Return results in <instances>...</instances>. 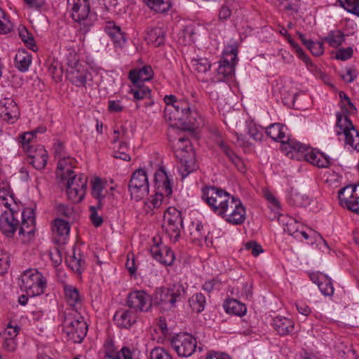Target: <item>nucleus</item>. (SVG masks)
Wrapping results in <instances>:
<instances>
[{"instance_id":"e2e57ef3","label":"nucleus","mask_w":359,"mask_h":359,"mask_svg":"<svg viewBox=\"0 0 359 359\" xmlns=\"http://www.w3.org/2000/svg\"><path fill=\"white\" fill-rule=\"evenodd\" d=\"M108 108L111 112H120L123 110V107L121 105V101L109 100L108 102Z\"/></svg>"},{"instance_id":"338daca9","label":"nucleus","mask_w":359,"mask_h":359,"mask_svg":"<svg viewBox=\"0 0 359 359\" xmlns=\"http://www.w3.org/2000/svg\"><path fill=\"white\" fill-rule=\"evenodd\" d=\"M116 359H134L130 350L127 347H123L121 352L116 355Z\"/></svg>"},{"instance_id":"f03ea898","label":"nucleus","mask_w":359,"mask_h":359,"mask_svg":"<svg viewBox=\"0 0 359 359\" xmlns=\"http://www.w3.org/2000/svg\"><path fill=\"white\" fill-rule=\"evenodd\" d=\"M286 127L280 123H273L266 128V135L272 140L280 142L285 146L284 149L289 147L290 152L302 153L304 158L311 164L318 168H328L330 164V158L320 151L310 148L294 140H290L285 135Z\"/></svg>"},{"instance_id":"393cba45","label":"nucleus","mask_w":359,"mask_h":359,"mask_svg":"<svg viewBox=\"0 0 359 359\" xmlns=\"http://www.w3.org/2000/svg\"><path fill=\"white\" fill-rule=\"evenodd\" d=\"M154 76V71L151 66L145 65L140 69H132L129 72V79L133 84H138L141 81L151 80Z\"/></svg>"},{"instance_id":"c03bdc74","label":"nucleus","mask_w":359,"mask_h":359,"mask_svg":"<svg viewBox=\"0 0 359 359\" xmlns=\"http://www.w3.org/2000/svg\"><path fill=\"white\" fill-rule=\"evenodd\" d=\"M345 143L346 144L350 145L353 149L359 151V133L354 128L349 131V133H345Z\"/></svg>"},{"instance_id":"79ce46f5","label":"nucleus","mask_w":359,"mask_h":359,"mask_svg":"<svg viewBox=\"0 0 359 359\" xmlns=\"http://www.w3.org/2000/svg\"><path fill=\"white\" fill-rule=\"evenodd\" d=\"M136 86L130 89V93L133 94L135 100H144L151 97V90L149 88L135 84Z\"/></svg>"},{"instance_id":"f704fd0d","label":"nucleus","mask_w":359,"mask_h":359,"mask_svg":"<svg viewBox=\"0 0 359 359\" xmlns=\"http://www.w3.org/2000/svg\"><path fill=\"white\" fill-rule=\"evenodd\" d=\"M73 162L74 160L69 157H64L58 161L57 168V170L63 171V172L61 173L63 179H66V177L74 175V172L71 169Z\"/></svg>"},{"instance_id":"aec40b11","label":"nucleus","mask_w":359,"mask_h":359,"mask_svg":"<svg viewBox=\"0 0 359 359\" xmlns=\"http://www.w3.org/2000/svg\"><path fill=\"white\" fill-rule=\"evenodd\" d=\"M152 257L161 264L171 265L175 260L173 252L167 246L160 248L158 245H154L150 249Z\"/></svg>"},{"instance_id":"9d476101","label":"nucleus","mask_w":359,"mask_h":359,"mask_svg":"<svg viewBox=\"0 0 359 359\" xmlns=\"http://www.w3.org/2000/svg\"><path fill=\"white\" fill-rule=\"evenodd\" d=\"M128 189L131 198L135 201H140L148 194L149 182L144 169L139 168L133 172L128 184Z\"/></svg>"},{"instance_id":"f3484780","label":"nucleus","mask_w":359,"mask_h":359,"mask_svg":"<svg viewBox=\"0 0 359 359\" xmlns=\"http://www.w3.org/2000/svg\"><path fill=\"white\" fill-rule=\"evenodd\" d=\"M231 61L224 58L220 61L217 69V76L210 79V83L224 81L226 78L232 76L235 72V61L237 59V51L236 49L231 50Z\"/></svg>"},{"instance_id":"bf43d9fd","label":"nucleus","mask_w":359,"mask_h":359,"mask_svg":"<svg viewBox=\"0 0 359 359\" xmlns=\"http://www.w3.org/2000/svg\"><path fill=\"white\" fill-rule=\"evenodd\" d=\"M353 55V48L348 47L346 48L339 49L335 55V58L341 60H346L351 57Z\"/></svg>"},{"instance_id":"49530a36","label":"nucleus","mask_w":359,"mask_h":359,"mask_svg":"<svg viewBox=\"0 0 359 359\" xmlns=\"http://www.w3.org/2000/svg\"><path fill=\"white\" fill-rule=\"evenodd\" d=\"M325 41L328 43L330 46L337 48L344 41V35L339 31H337L335 33L330 34L325 37Z\"/></svg>"},{"instance_id":"9b49d317","label":"nucleus","mask_w":359,"mask_h":359,"mask_svg":"<svg viewBox=\"0 0 359 359\" xmlns=\"http://www.w3.org/2000/svg\"><path fill=\"white\" fill-rule=\"evenodd\" d=\"M231 196L224 190L214 187H208L203 189V199L217 215L218 211L217 210L222 206L223 207Z\"/></svg>"},{"instance_id":"3c124183","label":"nucleus","mask_w":359,"mask_h":359,"mask_svg":"<svg viewBox=\"0 0 359 359\" xmlns=\"http://www.w3.org/2000/svg\"><path fill=\"white\" fill-rule=\"evenodd\" d=\"M262 128L258 127L253 123H250L248 126V133L251 138L255 141H261L263 138Z\"/></svg>"},{"instance_id":"58836bf2","label":"nucleus","mask_w":359,"mask_h":359,"mask_svg":"<svg viewBox=\"0 0 359 359\" xmlns=\"http://www.w3.org/2000/svg\"><path fill=\"white\" fill-rule=\"evenodd\" d=\"M33 133L27 132L20 135L19 142L23 150L27 153H32L34 149L33 140L34 138Z\"/></svg>"},{"instance_id":"6ab92c4d","label":"nucleus","mask_w":359,"mask_h":359,"mask_svg":"<svg viewBox=\"0 0 359 359\" xmlns=\"http://www.w3.org/2000/svg\"><path fill=\"white\" fill-rule=\"evenodd\" d=\"M67 77L68 80L77 87H83L86 83L90 74L85 65H79L76 67L67 68Z\"/></svg>"},{"instance_id":"7ed1b4c3","label":"nucleus","mask_w":359,"mask_h":359,"mask_svg":"<svg viewBox=\"0 0 359 359\" xmlns=\"http://www.w3.org/2000/svg\"><path fill=\"white\" fill-rule=\"evenodd\" d=\"M164 102L166 104L165 112L170 114L169 118L178 121L183 130H192L198 125V113L191 109L189 102L183 100H178L172 95H165Z\"/></svg>"},{"instance_id":"de8ad7c7","label":"nucleus","mask_w":359,"mask_h":359,"mask_svg":"<svg viewBox=\"0 0 359 359\" xmlns=\"http://www.w3.org/2000/svg\"><path fill=\"white\" fill-rule=\"evenodd\" d=\"M65 63L67 65V68L76 67L79 65H82L79 61V57L77 53L73 49H68L66 55Z\"/></svg>"},{"instance_id":"1a4fd4ad","label":"nucleus","mask_w":359,"mask_h":359,"mask_svg":"<svg viewBox=\"0 0 359 359\" xmlns=\"http://www.w3.org/2000/svg\"><path fill=\"white\" fill-rule=\"evenodd\" d=\"M67 179L66 192L68 199L73 203H80L86 195L88 177L84 174L73 175Z\"/></svg>"},{"instance_id":"2f4dec72","label":"nucleus","mask_w":359,"mask_h":359,"mask_svg":"<svg viewBox=\"0 0 359 359\" xmlns=\"http://www.w3.org/2000/svg\"><path fill=\"white\" fill-rule=\"evenodd\" d=\"M154 180L156 183L162 182V189L167 196L171 195L172 192L171 182L163 168H160L156 172Z\"/></svg>"},{"instance_id":"72a5a7b5","label":"nucleus","mask_w":359,"mask_h":359,"mask_svg":"<svg viewBox=\"0 0 359 359\" xmlns=\"http://www.w3.org/2000/svg\"><path fill=\"white\" fill-rule=\"evenodd\" d=\"M69 267L75 273L81 274L85 268L84 256L74 250L73 255L68 261Z\"/></svg>"},{"instance_id":"6e6d98bb","label":"nucleus","mask_w":359,"mask_h":359,"mask_svg":"<svg viewBox=\"0 0 359 359\" xmlns=\"http://www.w3.org/2000/svg\"><path fill=\"white\" fill-rule=\"evenodd\" d=\"M128 150V144L126 142H123L121 143L118 150L114 151V157L116 158H119L126 161H129L130 160V156L128 154H127Z\"/></svg>"},{"instance_id":"a18cd8bd","label":"nucleus","mask_w":359,"mask_h":359,"mask_svg":"<svg viewBox=\"0 0 359 359\" xmlns=\"http://www.w3.org/2000/svg\"><path fill=\"white\" fill-rule=\"evenodd\" d=\"M338 1L347 11L359 17V0H338Z\"/></svg>"},{"instance_id":"603ef678","label":"nucleus","mask_w":359,"mask_h":359,"mask_svg":"<svg viewBox=\"0 0 359 359\" xmlns=\"http://www.w3.org/2000/svg\"><path fill=\"white\" fill-rule=\"evenodd\" d=\"M149 359H172L171 355L164 348L156 347L149 353Z\"/></svg>"},{"instance_id":"0eeeda50","label":"nucleus","mask_w":359,"mask_h":359,"mask_svg":"<svg viewBox=\"0 0 359 359\" xmlns=\"http://www.w3.org/2000/svg\"><path fill=\"white\" fill-rule=\"evenodd\" d=\"M218 215L233 225L242 224L246 219V211L241 200L232 196L226 203L217 210Z\"/></svg>"},{"instance_id":"5701e85b","label":"nucleus","mask_w":359,"mask_h":359,"mask_svg":"<svg viewBox=\"0 0 359 359\" xmlns=\"http://www.w3.org/2000/svg\"><path fill=\"white\" fill-rule=\"evenodd\" d=\"M104 31L116 46L122 47L124 46L126 40L124 33L119 26L116 25L114 22H107Z\"/></svg>"},{"instance_id":"09e8293b","label":"nucleus","mask_w":359,"mask_h":359,"mask_svg":"<svg viewBox=\"0 0 359 359\" xmlns=\"http://www.w3.org/2000/svg\"><path fill=\"white\" fill-rule=\"evenodd\" d=\"M104 186L100 178H95L92 182L91 194L94 198H105V195L102 194Z\"/></svg>"},{"instance_id":"69168bd1","label":"nucleus","mask_w":359,"mask_h":359,"mask_svg":"<svg viewBox=\"0 0 359 359\" xmlns=\"http://www.w3.org/2000/svg\"><path fill=\"white\" fill-rule=\"evenodd\" d=\"M282 8L286 11H290L291 13H297L299 10L298 5L292 1L283 2L281 6Z\"/></svg>"},{"instance_id":"c9c22d12","label":"nucleus","mask_w":359,"mask_h":359,"mask_svg":"<svg viewBox=\"0 0 359 359\" xmlns=\"http://www.w3.org/2000/svg\"><path fill=\"white\" fill-rule=\"evenodd\" d=\"M189 305L194 311L201 313L205 309L206 304L205 296L199 292L193 295L189 300Z\"/></svg>"},{"instance_id":"ddd939ff","label":"nucleus","mask_w":359,"mask_h":359,"mask_svg":"<svg viewBox=\"0 0 359 359\" xmlns=\"http://www.w3.org/2000/svg\"><path fill=\"white\" fill-rule=\"evenodd\" d=\"M339 204L347 209L359 213V184L348 185L338 193Z\"/></svg>"},{"instance_id":"13d9d810","label":"nucleus","mask_w":359,"mask_h":359,"mask_svg":"<svg viewBox=\"0 0 359 359\" xmlns=\"http://www.w3.org/2000/svg\"><path fill=\"white\" fill-rule=\"evenodd\" d=\"M340 76L344 81L351 83L357 76L356 70L353 67H348L346 69V72L341 73Z\"/></svg>"},{"instance_id":"473e14b6","label":"nucleus","mask_w":359,"mask_h":359,"mask_svg":"<svg viewBox=\"0 0 359 359\" xmlns=\"http://www.w3.org/2000/svg\"><path fill=\"white\" fill-rule=\"evenodd\" d=\"M147 6L152 11L158 13L168 11L171 6V0H144Z\"/></svg>"},{"instance_id":"cd10ccee","label":"nucleus","mask_w":359,"mask_h":359,"mask_svg":"<svg viewBox=\"0 0 359 359\" xmlns=\"http://www.w3.org/2000/svg\"><path fill=\"white\" fill-rule=\"evenodd\" d=\"M15 67L20 72H27L32 63V55L25 50H19L15 57Z\"/></svg>"},{"instance_id":"c756f323","label":"nucleus","mask_w":359,"mask_h":359,"mask_svg":"<svg viewBox=\"0 0 359 359\" xmlns=\"http://www.w3.org/2000/svg\"><path fill=\"white\" fill-rule=\"evenodd\" d=\"M336 133L337 135L349 133L355 127L352 122L345 114L341 112L337 113Z\"/></svg>"},{"instance_id":"20e7f679","label":"nucleus","mask_w":359,"mask_h":359,"mask_svg":"<svg viewBox=\"0 0 359 359\" xmlns=\"http://www.w3.org/2000/svg\"><path fill=\"white\" fill-rule=\"evenodd\" d=\"M63 316V332L67 339L73 343H81L88 331V325L83 316L72 309H65Z\"/></svg>"},{"instance_id":"a211bd4d","label":"nucleus","mask_w":359,"mask_h":359,"mask_svg":"<svg viewBox=\"0 0 359 359\" xmlns=\"http://www.w3.org/2000/svg\"><path fill=\"white\" fill-rule=\"evenodd\" d=\"M20 215L22 217V224L19 229V234H27L28 239H30L34 232V210L32 208H26L21 212Z\"/></svg>"},{"instance_id":"4c0bfd02","label":"nucleus","mask_w":359,"mask_h":359,"mask_svg":"<svg viewBox=\"0 0 359 359\" xmlns=\"http://www.w3.org/2000/svg\"><path fill=\"white\" fill-rule=\"evenodd\" d=\"M18 31L20 39L26 44L27 47L33 51L36 50V45L32 34L25 27H19Z\"/></svg>"},{"instance_id":"a19ab883","label":"nucleus","mask_w":359,"mask_h":359,"mask_svg":"<svg viewBox=\"0 0 359 359\" xmlns=\"http://www.w3.org/2000/svg\"><path fill=\"white\" fill-rule=\"evenodd\" d=\"M321 281H318V286L325 296H332L334 294V287L331 279L326 275H322Z\"/></svg>"},{"instance_id":"bb28decb","label":"nucleus","mask_w":359,"mask_h":359,"mask_svg":"<svg viewBox=\"0 0 359 359\" xmlns=\"http://www.w3.org/2000/svg\"><path fill=\"white\" fill-rule=\"evenodd\" d=\"M165 32L161 27L148 29L145 36V40L148 43H151L156 47L161 46L165 42Z\"/></svg>"},{"instance_id":"6e6552de","label":"nucleus","mask_w":359,"mask_h":359,"mask_svg":"<svg viewBox=\"0 0 359 359\" xmlns=\"http://www.w3.org/2000/svg\"><path fill=\"white\" fill-rule=\"evenodd\" d=\"M162 228L173 242H177L183 229L182 213L175 208L169 207L163 215Z\"/></svg>"},{"instance_id":"5fc2aeb1","label":"nucleus","mask_w":359,"mask_h":359,"mask_svg":"<svg viewBox=\"0 0 359 359\" xmlns=\"http://www.w3.org/2000/svg\"><path fill=\"white\" fill-rule=\"evenodd\" d=\"M19 330L18 326H12L11 323L8 325L4 332V335L8 336V337L5 338V344L6 345L8 346L10 343H12V339L18 334Z\"/></svg>"},{"instance_id":"680f3d73","label":"nucleus","mask_w":359,"mask_h":359,"mask_svg":"<svg viewBox=\"0 0 359 359\" xmlns=\"http://www.w3.org/2000/svg\"><path fill=\"white\" fill-rule=\"evenodd\" d=\"M245 248L248 250H251V253L257 257L263 252L262 246L255 241H250L245 244Z\"/></svg>"},{"instance_id":"4d7b16f0","label":"nucleus","mask_w":359,"mask_h":359,"mask_svg":"<svg viewBox=\"0 0 359 359\" xmlns=\"http://www.w3.org/2000/svg\"><path fill=\"white\" fill-rule=\"evenodd\" d=\"M163 201V194L156 193L154 196H151V198L146 202V206L152 210L154 208H158Z\"/></svg>"},{"instance_id":"423d86ee","label":"nucleus","mask_w":359,"mask_h":359,"mask_svg":"<svg viewBox=\"0 0 359 359\" xmlns=\"http://www.w3.org/2000/svg\"><path fill=\"white\" fill-rule=\"evenodd\" d=\"M67 5L71 11L72 19L81 25V30L87 33L94 21L96 15L90 11L88 0H67Z\"/></svg>"},{"instance_id":"412c9836","label":"nucleus","mask_w":359,"mask_h":359,"mask_svg":"<svg viewBox=\"0 0 359 359\" xmlns=\"http://www.w3.org/2000/svg\"><path fill=\"white\" fill-rule=\"evenodd\" d=\"M48 160L47 151L43 147L39 146L29 153L27 162L36 170H42L45 168Z\"/></svg>"},{"instance_id":"0e129e2a","label":"nucleus","mask_w":359,"mask_h":359,"mask_svg":"<svg viewBox=\"0 0 359 359\" xmlns=\"http://www.w3.org/2000/svg\"><path fill=\"white\" fill-rule=\"evenodd\" d=\"M295 46H296L295 51H296L298 57L301 60H302L307 66H309V65L312 66L313 65L311 63L310 58L306 55V53L304 52L302 48L298 44H295Z\"/></svg>"},{"instance_id":"b1692460","label":"nucleus","mask_w":359,"mask_h":359,"mask_svg":"<svg viewBox=\"0 0 359 359\" xmlns=\"http://www.w3.org/2000/svg\"><path fill=\"white\" fill-rule=\"evenodd\" d=\"M64 292L66 301L71 306L70 309L77 311L82 304V298L79 290L72 285H66L64 286Z\"/></svg>"},{"instance_id":"f8f14e48","label":"nucleus","mask_w":359,"mask_h":359,"mask_svg":"<svg viewBox=\"0 0 359 359\" xmlns=\"http://www.w3.org/2000/svg\"><path fill=\"white\" fill-rule=\"evenodd\" d=\"M172 348L182 357L191 356L196 350V339L187 332L180 333L171 340Z\"/></svg>"},{"instance_id":"774afa93","label":"nucleus","mask_w":359,"mask_h":359,"mask_svg":"<svg viewBox=\"0 0 359 359\" xmlns=\"http://www.w3.org/2000/svg\"><path fill=\"white\" fill-rule=\"evenodd\" d=\"M205 359H231V358L227 354L212 351L207 355Z\"/></svg>"},{"instance_id":"f257e3e1","label":"nucleus","mask_w":359,"mask_h":359,"mask_svg":"<svg viewBox=\"0 0 359 359\" xmlns=\"http://www.w3.org/2000/svg\"><path fill=\"white\" fill-rule=\"evenodd\" d=\"M187 286L180 283L168 287H158L155 290L152 298L143 290L133 291L128 294L127 305L136 311H148L151 304L170 311L177 307L187 297Z\"/></svg>"},{"instance_id":"052dcab7","label":"nucleus","mask_w":359,"mask_h":359,"mask_svg":"<svg viewBox=\"0 0 359 359\" xmlns=\"http://www.w3.org/2000/svg\"><path fill=\"white\" fill-rule=\"evenodd\" d=\"M310 45L308 47V49L310 50L311 53L316 56H320L321 55L323 52V45L321 42H314L312 41V42L309 43Z\"/></svg>"},{"instance_id":"37998d69","label":"nucleus","mask_w":359,"mask_h":359,"mask_svg":"<svg viewBox=\"0 0 359 359\" xmlns=\"http://www.w3.org/2000/svg\"><path fill=\"white\" fill-rule=\"evenodd\" d=\"M288 201L294 206H304L309 203V199L306 196L294 191H291Z\"/></svg>"},{"instance_id":"dca6fc26","label":"nucleus","mask_w":359,"mask_h":359,"mask_svg":"<svg viewBox=\"0 0 359 359\" xmlns=\"http://www.w3.org/2000/svg\"><path fill=\"white\" fill-rule=\"evenodd\" d=\"M18 212L10 209L4 211L0 217V231L6 237L11 238L20 226Z\"/></svg>"},{"instance_id":"4468645a","label":"nucleus","mask_w":359,"mask_h":359,"mask_svg":"<svg viewBox=\"0 0 359 359\" xmlns=\"http://www.w3.org/2000/svg\"><path fill=\"white\" fill-rule=\"evenodd\" d=\"M185 149H187L186 151L188 152L187 154H184L182 149L176 153V158L179 159L180 162L179 171L182 179L195 171L198 168L192 146L187 145Z\"/></svg>"},{"instance_id":"864d4df0","label":"nucleus","mask_w":359,"mask_h":359,"mask_svg":"<svg viewBox=\"0 0 359 359\" xmlns=\"http://www.w3.org/2000/svg\"><path fill=\"white\" fill-rule=\"evenodd\" d=\"M104 356L111 359H116L118 352L111 339H107L104 345Z\"/></svg>"},{"instance_id":"ea45409f","label":"nucleus","mask_w":359,"mask_h":359,"mask_svg":"<svg viewBox=\"0 0 359 359\" xmlns=\"http://www.w3.org/2000/svg\"><path fill=\"white\" fill-rule=\"evenodd\" d=\"M70 226L69 222L62 219H55L53 226V231L60 236H67L69 233Z\"/></svg>"},{"instance_id":"7c9ffc66","label":"nucleus","mask_w":359,"mask_h":359,"mask_svg":"<svg viewBox=\"0 0 359 359\" xmlns=\"http://www.w3.org/2000/svg\"><path fill=\"white\" fill-rule=\"evenodd\" d=\"M224 308L226 313L243 316L246 313V306L235 299H231L225 301Z\"/></svg>"},{"instance_id":"4be33fe9","label":"nucleus","mask_w":359,"mask_h":359,"mask_svg":"<svg viewBox=\"0 0 359 359\" xmlns=\"http://www.w3.org/2000/svg\"><path fill=\"white\" fill-rule=\"evenodd\" d=\"M114 320L118 327L121 328H129L137 320V316L133 312L121 309L117 311L114 316Z\"/></svg>"},{"instance_id":"c85d7f7f","label":"nucleus","mask_w":359,"mask_h":359,"mask_svg":"<svg viewBox=\"0 0 359 359\" xmlns=\"http://www.w3.org/2000/svg\"><path fill=\"white\" fill-rule=\"evenodd\" d=\"M218 145L241 172H245L246 171L243 161L238 156L226 143L220 141L218 142Z\"/></svg>"},{"instance_id":"39448f33","label":"nucleus","mask_w":359,"mask_h":359,"mask_svg":"<svg viewBox=\"0 0 359 359\" xmlns=\"http://www.w3.org/2000/svg\"><path fill=\"white\" fill-rule=\"evenodd\" d=\"M18 284L27 295L35 297L44 293L47 278L38 269H29L21 274Z\"/></svg>"},{"instance_id":"e433bc0d","label":"nucleus","mask_w":359,"mask_h":359,"mask_svg":"<svg viewBox=\"0 0 359 359\" xmlns=\"http://www.w3.org/2000/svg\"><path fill=\"white\" fill-rule=\"evenodd\" d=\"M191 65L199 74L207 72L211 67V64L207 58L192 59Z\"/></svg>"},{"instance_id":"2eb2a0df","label":"nucleus","mask_w":359,"mask_h":359,"mask_svg":"<svg viewBox=\"0 0 359 359\" xmlns=\"http://www.w3.org/2000/svg\"><path fill=\"white\" fill-rule=\"evenodd\" d=\"M20 109L11 97H5L0 101V118L8 123L13 124L20 118Z\"/></svg>"},{"instance_id":"a878e982","label":"nucleus","mask_w":359,"mask_h":359,"mask_svg":"<svg viewBox=\"0 0 359 359\" xmlns=\"http://www.w3.org/2000/svg\"><path fill=\"white\" fill-rule=\"evenodd\" d=\"M273 325L278 334L281 336L292 334L294 329V322L290 318L282 316L275 318Z\"/></svg>"},{"instance_id":"8fccbe9b","label":"nucleus","mask_w":359,"mask_h":359,"mask_svg":"<svg viewBox=\"0 0 359 359\" xmlns=\"http://www.w3.org/2000/svg\"><path fill=\"white\" fill-rule=\"evenodd\" d=\"M283 225L284 231L294 238L299 230V224L294 219L289 217Z\"/></svg>"}]
</instances>
